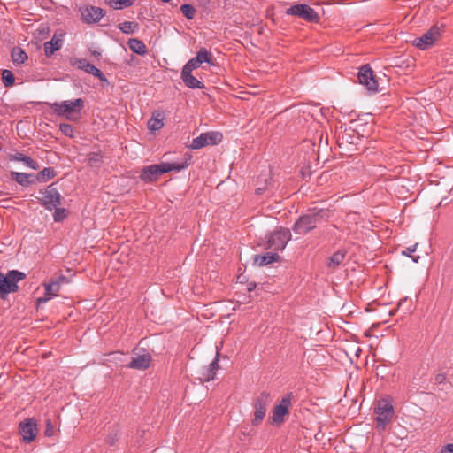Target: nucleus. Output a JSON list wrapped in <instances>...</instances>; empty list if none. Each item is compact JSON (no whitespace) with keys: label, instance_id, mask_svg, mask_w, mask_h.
<instances>
[{"label":"nucleus","instance_id":"17","mask_svg":"<svg viewBox=\"0 0 453 453\" xmlns=\"http://www.w3.org/2000/svg\"><path fill=\"white\" fill-rule=\"evenodd\" d=\"M19 432L22 435L23 441L26 442H31L35 440L37 434V427L35 422L29 419L26 422L20 423Z\"/></svg>","mask_w":453,"mask_h":453},{"label":"nucleus","instance_id":"4","mask_svg":"<svg viewBox=\"0 0 453 453\" xmlns=\"http://www.w3.org/2000/svg\"><path fill=\"white\" fill-rule=\"evenodd\" d=\"M26 278V274L17 270L9 271L6 274L0 273V297L18 290L17 283Z\"/></svg>","mask_w":453,"mask_h":453},{"label":"nucleus","instance_id":"10","mask_svg":"<svg viewBox=\"0 0 453 453\" xmlns=\"http://www.w3.org/2000/svg\"><path fill=\"white\" fill-rule=\"evenodd\" d=\"M360 84L365 86L368 90L376 92L379 88V82L375 78L372 70L368 65L360 68L357 76Z\"/></svg>","mask_w":453,"mask_h":453},{"label":"nucleus","instance_id":"16","mask_svg":"<svg viewBox=\"0 0 453 453\" xmlns=\"http://www.w3.org/2000/svg\"><path fill=\"white\" fill-rule=\"evenodd\" d=\"M82 20L88 24L98 22L104 16V12L99 7L87 6L81 9Z\"/></svg>","mask_w":453,"mask_h":453},{"label":"nucleus","instance_id":"29","mask_svg":"<svg viewBox=\"0 0 453 453\" xmlns=\"http://www.w3.org/2000/svg\"><path fill=\"white\" fill-rule=\"evenodd\" d=\"M45 288L46 295H50L52 297L58 296V292L60 290V282L59 281H50L48 283L43 284Z\"/></svg>","mask_w":453,"mask_h":453},{"label":"nucleus","instance_id":"25","mask_svg":"<svg viewBox=\"0 0 453 453\" xmlns=\"http://www.w3.org/2000/svg\"><path fill=\"white\" fill-rule=\"evenodd\" d=\"M279 258V255L275 253H268L266 255L256 256L254 261L257 265L263 266L271 264L274 261H277Z\"/></svg>","mask_w":453,"mask_h":453},{"label":"nucleus","instance_id":"35","mask_svg":"<svg viewBox=\"0 0 453 453\" xmlns=\"http://www.w3.org/2000/svg\"><path fill=\"white\" fill-rule=\"evenodd\" d=\"M59 130L63 134H65L68 137L73 136V128L69 124H60Z\"/></svg>","mask_w":453,"mask_h":453},{"label":"nucleus","instance_id":"37","mask_svg":"<svg viewBox=\"0 0 453 453\" xmlns=\"http://www.w3.org/2000/svg\"><path fill=\"white\" fill-rule=\"evenodd\" d=\"M66 217L65 210L64 209H56L54 212V219L56 221H60Z\"/></svg>","mask_w":453,"mask_h":453},{"label":"nucleus","instance_id":"28","mask_svg":"<svg viewBox=\"0 0 453 453\" xmlns=\"http://www.w3.org/2000/svg\"><path fill=\"white\" fill-rule=\"evenodd\" d=\"M105 3L115 10H120L125 7L131 6L133 0H105Z\"/></svg>","mask_w":453,"mask_h":453},{"label":"nucleus","instance_id":"20","mask_svg":"<svg viewBox=\"0 0 453 453\" xmlns=\"http://www.w3.org/2000/svg\"><path fill=\"white\" fill-rule=\"evenodd\" d=\"M192 70H187L183 67L181 71V79L187 87L190 88H203V84L191 74Z\"/></svg>","mask_w":453,"mask_h":453},{"label":"nucleus","instance_id":"2","mask_svg":"<svg viewBox=\"0 0 453 453\" xmlns=\"http://www.w3.org/2000/svg\"><path fill=\"white\" fill-rule=\"evenodd\" d=\"M330 217L328 210H313L307 214L301 216L293 226V231L300 235L307 234L314 229L316 225L321 220L327 219Z\"/></svg>","mask_w":453,"mask_h":453},{"label":"nucleus","instance_id":"23","mask_svg":"<svg viewBox=\"0 0 453 453\" xmlns=\"http://www.w3.org/2000/svg\"><path fill=\"white\" fill-rule=\"evenodd\" d=\"M346 252L344 250H338L334 252L327 260V266L335 270L344 260Z\"/></svg>","mask_w":453,"mask_h":453},{"label":"nucleus","instance_id":"45","mask_svg":"<svg viewBox=\"0 0 453 453\" xmlns=\"http://www.w3.org/2000/svg\"><path fill=\"white\" fill-rule=\"evenodd\" d=\"M448 72L452 73V72H453V69L449 68V69L448 70Z\"/></svg>","mask_w":453,"mask_h":453},{"label":"nucleus","instance_id":"32","mask_svg":"<svg viewBox=\"0 0 453 453\" xmlns=\"http://www.w3.org/2000/svg\"><path fill=\"white\" fill-rule=\"evenodd\" d=\"M2 81L6 87H10L14 84L15 79L11 71L4 70L2 72Z\"/></svg>","mask_w":453,"mask_h":453},{"label":"nucleus","instance_id":"7","mask_svg":"<svg viewBox=\"0 0 453 453\" xmlns=\"http://www.w3.org/2000/svg\"><path fill=\"white\" fill-rule=\"evenodd\" d=\"M441 38L440 27L434 26L422 36L413 40V45L419 50H426L433 46Z\"/></svg>","mask_w":453,"mask_h":453},{"label":"nucleus","instance_id":"24","mask_svg":"<svg viewBox=\"0 0 453 453\" xmlns=\"http://www.w3.org/2000/svg\"><path fill=\"white\" fill-rule=\"evenodd\" d=\"M129 48L134 53H137L139 55H145L147 53V47L146 45L139 39L137 38H131L128 40L127 42Z\"/></svg>","mask_w":453,"mask_h":453},{"label":"nucleus","instance_id":"43","mask_svg":"<svg viewBox=\"0 0 453 453\" xmlns=\"http://www.w3.org/2000/svg\"><path fill=\"white\" fill-rule=\"evenodd\" d=\"M111 356H113L114 360H117V361H119V357H120V356H121V354H119V353H112V354H111Z\"/></svg>","mask_w":453,"mask_h":453},{"label":"nucleus","instance_id":"33","mask_svg":"<svg viewBox=\"0 0 453 453\" xmlns=\"http://www.w3.org/2000/svg\"><path fill=\"white\" fill-rule=\"evenodd\" d=\"M181 12L188 19H192L195 16L196 10L190 4H182L180 6Z\"/></svg>","mask_w":453,"mask_h":453},{"label":"nucleus","instance_id":"21","mask_svg":"<svg viewBox=\"0 0 453 453\" xmlns=\"http://www.w3.org/2000/svg\"><path fill=\"white\" fill-rule=\"evenodd\" d=\"M164 126V114L160 111L153 113L148 121V128L151 131H158Z\"/></svg>","mask_w":453,"mask_h":453},{"label":"nucleus","instance_id":"8","mask_svg":"<svg viewBox=\"0 0 453 453\" xmlns=\"http://www.w3.org/2000/svg\"><path fill=\"white\" fill-rule=\"evenodd\" d=\"M291 238L288 229L280 227L273 232L267 240V248L274 250H281Z\"/></svg>","mask_w":453,"mask_h":453},{"label":"nucleus","instance_id":"38","mask_svg":"<svg viewBox=\"0 0 453 453\" xmlns=\"http://www.w3.org/2000/svg\"><path fill=\"white\" fill-rule=\"evenodd\" d=\"M437 453H453V443H448L442 446Z\"/></svg>","mask_w":453,"mask_h":453},{"label":"nucleus","instance_id":"36","mask_svg":"<svg viewBox=\"0 0 453 453\" xmlns=\"http://www.w3.org/2000/svg\"><path fill=\"white\" fill-rule=\"evenodd\" d=\"M54 176L53 170L50 168H45L44 170L41 171L38 174L39 180H45V179H50Z\"/></svg>","mask_w":453,"mask_h":453},{"label":"nucleus","instance_id":"39","mask_svg":"<svg viewBox=\"0 0 453 453\" xmlns=\"http://www.w3.org/2000/svg\"><path fill=\"white\" fill-rule=\"evenodd\" d=\"M53 433H54V426L51 424V422L50 420H48L46 423L45 435L50 437V436L53 435Z\"/></svg>","mask_w":453,"mask_h":453},{"label":"nucleus","instance_id":"5","mask_svg":"<svg viewBox=\"0 0 453 453\" xmlns=\"http://www.w3.org/2000/svg\"><path fill=\"white\" fill-rule=\"evenodd\" d=\"M374 414L377 428L381 431L384 430L394 416L392 403L387 399L379 400L374 408Z\"/></svg>","mask_w":453,"mask_h":453},{"label":"nucleus","instance_id":"12","mask_svg":"<svg viewBox=\"0 0 453 453\" xmlns=\"http://www.w3.org/2000/svg\"><path fill=\"white\" fill-rule=\"evenodd\" d=\"M152 362L151 355L148 352L142 351V353L134 352L130 363L126 366L131 369L146 370Z\"/></svg>","mask_w":453,"mask_h":453},{"label":"nucleus","instance_id":"34","mask_svg":"<svg viewBox=\"0 0 453 453\" xmlns=\"http://www.w3.org/2000/svg\"><path fill=\"white\" fill-rule=\"evenodd\" d=\"M135 27H137V24L131 21H125L119 25V28L126 34L133 33Z\"/></svg>","mask_w":453,"mask_h":453},{"label":"nucleus","instance_id":"9","mask_svg":"<svg viewBox=\"0 0 453 453\" xmlns=\"http://www.w3.org/2000/svg\"><path fill=\"white\" fill-rule=\"evenodd\" d=\"M270 402V394L262 392L254 402V419L253 425H258L265 418L266 413V406Z\"/></svg>","mask_w":453,"mask_h":453},{"label":"nucleus","instance_id":"41","mask_svg":"<svg viewBox=\"0 0 453 453\" xmlns=\"http://www.w3.org/2000/svg\"><path fill=\"white\" fill-rule=\"evenodd\" d=\"M445 380V376L443 374H438L436 377H435V381L437 383H442L443 381Z\"/></svg>","mask_w":453,"mask_h":453},{"label":"nucleus","instance_id":"13","mask_svg":"<svg viewBox=\"0 0 453 453\" xmlns=\"http://www.w3.org/2000/svg\"><path fill=\"white\" fill-rule=\"evenodd\" d=\"M290 396L286 395L283 397L279 404L273 410L272 421L273 423L280 424L284 420V417L288 414L290 407Z\"/></svg>","mask_w":453,"mask_h":453},{"label":"nucleus","instance_id":"1","mask_svg":"<svg viewBox=\"0 0 453 453\" xmlns=\"http://www.w3.org/2000/svg\"><path fill=\"white\" fill-rule=\"evenodd\" d=\"M50 110L58 116L76 121L81 117V111L84 108V101L81 98L65 100L49 104Z\"/></svg>","mask_w":453,"mask_h":453},{"label":"nucleus","instance_id":"30","mask_svg":"<svg viewBox=\"0 0 453 453\" xmlns=\"http://www.w3.org/2000/svg\"><path fill=\"white\" fill-rule=\"evenodd\" d=\"M12 58L17 64H22L27 58V53L20 48H14L12 51Z\"/></svg>","mask_w":453,"mask_h":453},{"label":"nucleus","instance_id":"6","mask_svg":"<svg viewBox=\"0 0 453 453\" xmlns=\"http://www.w3.org/2000/svg\"><path fill=\"white\" fill-rule=\"evenodd\" d=\"M286 13L299 17L309 22H318L319 20L317 12L305 4H295L287 9Z\"/></svg>","mask_w":453,"mask_h":453},{"label":"nucleus","instance_id":"14","mask_svg":"<svg viewBox=\"0 0 453 453\" xmlns=\"http://www.w3.org/2000/svg\"><path fill=\"white\" fill-rule=\"evenodd\" d=\"M212 54L208 51L206 49H201L196 56L190 60L183 66L187 68V70H195L199 67V65L203 63L212 64Z\"/></svg>","mask_w":453,"mask_h":453},{"label":"nucleus","instance_id":"27","mask_svg":"<svg viewBox=\"0 0 453 453\" xmlns=\"http://www.w3.org/2000/svg\"><path fill=\"white\" fill-rule=\"evenodd\" d=\"M119 436H120L119 427L118 426H113L110 428V430L106 435L105 441L109 445L112 446L119 441Z\"/></svg>","mask_w":453,"mask_h":453},{"label":"nucleus","instance_id":"46","mask_svg":"<svg viewBox=\"0 0 453 453\" xmlns=\"http://www.w3.org/2000/svg\"><path fill=\"white\" fill-rule=\"evenodd\" d=\"M162 1H163V2H165V3H167V2H169L170 0H162Z\"/></svg>","mask_w":453,"mask_h":453},{"label":"nucleus","instance_id":"3","mask_svg":"<svg viewBox=\"0 0 453 453\" xmlns=\"http://www.w3.org/2000/svg\"><path fill=\"white\" fill-rule=\"evenodd\" d=\"M187 165L185 164L177 163H162L159 165H152L142 169L140 178L147 182L156 180L162 173L170 171H180Z\"/></svg>","mask_w":453,"mask_h":453},{"label":"nucleus","instance_id":"26","mask_svg":"<svg viewBox=\"0 0 453 453\" xmlns=\"http://www.w3.org/2000/svg\"><path fill=\"white\" fill-rule=\"evenodd\" d=\"M11 176L14 180L22 186H28L30 183H32V174L12 172Z\"/></svg>","mask_w":453,"mask_h":453},{"label":"nucleus","instance_id":"11","mask_svg":"<svg viewBox=\"0 0 453 453\" xmlns=\"http://www.w3.org/2000/svg\"><path fill=\"white\" fill-rule=\"evenodd\" d=\"M222 134L219 132L203 133L192 141V149H200L207 145H215L221 142Z\"/></svg>","mask_w":453,"mask_h":453},{"label":"nucleus","instance_id":"40","mask_svg":"<svg viewBox=\"0 0 453 453\" xmlns=\"http://www.w3.org/2000/svg\"><path fill=\"white\" fill-rule=\"evenodd\" d=\"M52 298L51 296L50 295H46L43 296V297H39L37 299V303H47L48 301H50V299Z\"/></svg>","mask_w":453,"mask_h":453},{"label":"nucleus","instance_id":"18","mask_svg":"<svg viewBox=\"0 0 453 453\" xmlns=\"http://www.w3.org/2000/svg\"><path fill=\"white\" fill-rule=\"evenodd\" d=\"M218 356H219V352H217V356L216 357L214 358V360L209 365V366L207 367H203V369H201L199 371V380L202 381V382H204V381H210V380H214L215 378V375H216V372L219 370V364H218Z\"/></svg>","mask_w":453,"mask_h":453},{"label":"nucleus","instance_id":"15","mask_svg":"<svg viewBox=\"0 0 453 453\" xmlns=\"http://www.w3.org/2000/svg\"><path fill=\"white\" fill-rule=\"evenodd\" d=\"M60 195L55 188L49 187L40 198L42 204L49 210L57 208L60 204Z\"/></svg>","mask_w":453,"mask_h":453},{"label":"nucleus","instance_id":"44","mask_svg":"<svg viewBox=\"0 0 453 453\" xmlns=\"http://www.w3.org/2000/svg\"><path fill=\"white\" fill-rule=\"evenodd\" d=\"M414 250H415V248H413V249L408 248L409 252H413Z\"/></svg>","mask_w":453,"mask_h":453},{"label":"nucleus","instance_id":"22","mask_svg":"<svg viewBox=\"0 0 453 453\" xmlns=\"http://www.w3.org/2000/svg\"><path fill=\"white\" fill-rule=\"evenodd\" d=\"M78 66L80 69L84 70L86 73L93 74L94 76L99 78L100 80H104V76L103 73L94 66L93 65L89 64L86 60H80L78 62Z\"/></svg>","mask_w":453,"mask_h":453},{"label":"nucleus","instance_id":"19","mask_svg":"<svg viewBox=\"0 0 453 453\" xmlns=\"http://www.w3.org/2000/svg\"><path fill=\"white\" fill-rule=\"evenodd\" d=\"M63 44V33L59 35L54 34L51 40L44 43V51L46 56L52 55L58 50Z\"/></svg>","mask_w":453,"mask_h":453},{"label":"nucleus","instance_id":"42","mask_svg":"<svg viewBox=\"0 0 453 453\" xmlns=\"http://www.w3.org/2000/svg\"><path fill=\"white\" fill-rule=\"evenodd\" d=\"M56 281H59L60 285H61L63 282L66 281V277L64 275H61L58 277V279Z\"/></svg>","mask_w":453,"mask_h":453},{"label":"nucleus","instance_id":"31","mask_svg":"<svg viewBox=\"0 0 453 453\" xmlns=\"http://www.w3.org/2000/svg\"><path fill=\"white\" fill-rule=\"evenodd\" d=\"M13 159L23 162L27 166L32 169H38V165L31 157H27L23 154H17Z\"/></svg>","mask_w":453,"mask_h":453}]
</instances>
